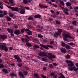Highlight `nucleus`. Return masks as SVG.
Instances as JSON below:
<instances>
[{"instance_id":"f257e3e1","label":"nucleus","mask_w":78,"mask_h":78,"mask_svg":"<svg viewBox=\"0 0 78 78\" xmlns=\"http://www.w3.org/2000/svg\"><path fill=\"white\" fill-rule=\"evenodd\" d=\"M0 50H4L5 51H7L8 50V48L6 46V44H4L0 45Z\"/></svg>"},{"instance_id":"f03ea898","label":"nucleus","mask_w":78,"mask_h":78,"mask_svg":"<svg viewBox=\"0 0 78 78\" xmlns=\"http://www.w3.org/2000/svg\"><path fill=\"white\" fill-rule=\"evenodd\" d=\"M14 58L16 59V62L18 63H21L22 62V59L18 55H14Z\"/></svg>"},{"instance_id":"7ed1b4c3","label":"nucleus","mask_w":78,"mask_h":78,"mask_svg":"<svg viewBox=\"0 0 78 78\" xmlns=\"http://www.w3.org/2000/svg\"><path fill=\"white\" fill-rule=\"evenodd\" d=\"M64 36L65 37H63V39L64 41H67L68 39L67 38H72L71 35L68 34H65Z\"/></svg>"},{"instance_id":"20e7f679","label":"nucleus","mask_w":78,"mask_h":78,"mask_svg":"<svg viewBox=\"0 0 78 78\" xmlns=\"http://www.w3.org/2000/svg\"><path fill=\"white\" fill-rule=\"evenodd\" d=\"M39 55L41 57H47L48 58V56L47 55V53L45 52H40L39 53Z\"/></svg>"},{"instance_id":"39448f33","label":"nucleus","mask_w":78,"mask_h":78,"mask_svg":"<svg viewBox=\"0 0 78 78\" xmlns=\"http://www.w3.org/2000/svg\"><path fill=\"white\" fill-rule=\"evenodd\" d=\"M0 39L2 41H5L7 39V35L4 34L0 35Z\"/></svg>"},{"instance_id":"423d86ee","label":"nucleus","mask_w":78,"mask_h":78,"mask_svg":"<svg viewBox=\"0 0 78 78\" xmlns=\"http://www.w3.org/2000/svg\"><path fill=\"white\" fill-rule=\"evenodd\" d=\"M68 69L69 70H70V71H73V70L74 71L76 72H78V68L75 67V66H74L73 67H69V68H68Z\"/></svg>"},{"instance_id":"0eeeda50","label":"nucleus","mask_w":78,"mask_h":78,"mask_svg":"<svg viewBox=\"0 0 78 78\" xmlns=\"http://www.w3.org/2000/svg\"><path fill=\"white\" fill-rule=\"evenodd\" d=\"M30 27V26H28L27 27L28 28H29ZM27 29V31H26V32H27V34H28V35H32L33 34V32L31 31L30 30H29V29Z\"/></svg>"},{"instance_id":"6e6552de","label":"nucleus","mask_w":78,"mask_h":78,"mask_svg":"<svg viewBox=\"0 0 78 78\" xmlns=\"http://www.w3.org/2000/svg\"><path fill=\"white\" fill-rule=\"evenodd\" d=\"M21 41H23V42H29L30 41H31V39H30L28 38H24L22 37L21 39Z\"/></svg>"},{"instance_id":"1a4fd4ad","label":"nucleus","mask_w":78,"mask_h":78,"mask_svg":"<svg viewBox=\"0 0 78 78\" xmlns=\"http://www.w3.org/2000/svg\"><path fill=\"white\" fill-rule=\"evenodd\" d=\"M14 33L16 35H19L21 34V32L20 30L17 29L14 31Z\"/></svg>"},{"instance_id":"9d476101","label":"nucleus","mask_w":78,"mask_h":78,"mask_svg":"<svg viewBox=\"0 0 78 78\" xmlns=\"http://www.w3.org/2000/svg\"><path fill=\"white\" fill-rule=\"evenodd\" d=\"M39 6L40 8H47L48 6H46V5H41V3H40L39 4Z\"/></svg>"},{"instance_id":"9b49d317","label":"nucleus","mask_w":78,"mask_h":78,"mask_svg":"<svg viewBox=\"0 0 78 78\" xmlns=\"http://www.w3.org/2000/svg\"><path fill=\"white\" fill-rule=\"evenodd\" d=\"M10 76L12 77H17V75L16 73H10Z\"/></svg>"},{"instance_id":"f8f14e48","label":"nucleus","mask_w":78,"mask_h":78,"mask_svg":"<svg viewBox=\"0 0 78 78\" xmlns=\"http://www.w3.org/2000/svg\"><path fill=\"white\" fill-rule=\"evenodd\" d=\"M40 46L41 47H43V48H44L45 49H46V50H48V49H49V48H48V47H47V46H46L45 45H44L43 44H40Z\"/></svg>"},{"instance_id":"ddd939ff","label":"nucleus","mask_w":78,"mask_h":78,"mask_svg":"<svg viewBox=\"0 0 78 78\" xmlns=\"http://www.w3.org/2000/svg\"><path fill=\"white\" fill-rule=\"evenodd\" d=\"M12 11H19V8L18 7H12Z\"/></svg>"},{"instance_id":"4468645a","label":"nucleus","mask_w":78,"mask_h":78,"mask_svg":"<svg viewBox=\"0 0 78 78\" xmlns=\"http://www.w3.org/2000/svg\"><path fill=\"white\" fill-rule=\"evenodd\" d=\"M41 17V16L39 14H38L34 15V18H35V19H40Z\"/></svg>"},{"instance_id":"2eb2a0df","label":"nucleus","mask_w":78,"mask_h":78,"mask_svg":"<svg viewBox=\"0 0 78 78\" xmlns=\"http://www.w3.org/2000/svg\"><path fill=\"white\" fill-rule=\"evenodd\" d=\"M68 67H73L74 66V64L73 63V62L71 61L70 63L68 64Z\"/></svg>"},{"instance_id":"dca6fc26","label":"nucleus","mask_w":78,"mask_h":78,"mask_svg":"<svg viewBox=\"0 0 78 78\" xmlns=\"http://www.w3.org/2000/svg\"><path fill=\"white\" fill-rule=\"evenodd\" d=\"M20 13L21 14H24L25 13V10L23 9H20Z\"/></svg>"},{"instance_id":"f3484780","label":"nucleus","mask_w":78,"mask_h":78,"mask_svg":"<svg viewBox=\"0 0 78 78\" xmlns=\"http://www.w3.org/2000/svg\"><path fill=\"white\" fill-rule=\"evenodd\" d=\"M61 52L63 53H67V51L65 49V48H61L60 49Z\"/></svg>"},{"instance_id":"a211bd4d","label":"nucleus","mask_w":78,"mask_h":78,"mask_svg":"<svg viewBox=\"0 0 78 78\" xmlns=\"http://www.w3.org/2000/svg\"><path fill=\"white\" fill-rule=\"evenodd\" d=\"M27 29L26 28L25 29V28H24L23 29H22L21 30V32L22 33H23L25 32V33L27 32Z\"/></svg>"},{"instance_id":"6ab92c4d","label":"nucleus","mask_w":78,"mask_h":78,"mask_svg":"<svg viewBox=\"0 0 78 78\" xmlns=\"http://www.w3.org/2000/svg\"><path fill=\"white\" fill-rule=\"evenodd\" d=\"M7 31L10 33H12L14 32V30L12 29L8 28L7 29Z\"/></svg>"},{"instance_id":"aec40b11","label":"nucleus","mask_w":78,"mask_h":78,"mask_svg":"<svg viewBox=\"0 0 78 78\" xmlns=\"http://www.w3.org/2000/svg\"><path fill=\"white\" fill-rule=\"evenodd\" d=\"M34 76H35L36 78H41L39 75V74L37 73H35L34 74Z\"/></svg>"},{"instance_id":"412c9836","label":"nucleus","mask_w":78,"mask_h":78,"mask_svg":"<svg viewBox=\"0 0 78 78\" xmlns=\"http://www.w3.org/2000/svg\"><path fill=\"white\" fill-rule=\"evenodd\" d=\"M2 71L5 73L7 74L8 73V70L6 69H2Z\"/></svg>"},{"instance_id":"4be33fe9","label":"nucleus","mask_w":78,"mask_h":78,"mask_svg":"<svg viewBox=\"0 0 78 78\" xmlns=\"http://www.w3.org/2000/svg\"><path fill=\"white\" fill-rule=\"evenodd\" d=\"M58 33L59 35L61 34V33L62 32V30L61 29H59L58 30Z\"/></svg>"},{"instance_id":"5701e85b","label":"nucleus","mask_w":78,"mask_h":78,"mask_svg":"<svg viewBox=\"0 0 78 78\" xmlns=\"http://www.w3.org/2000/svg\"><path fill=\"white\" fill-rule=\"evenodd\" d=\"M74 10V12H78V11L77 10H78V6H76L73 8Z\"/></svg>"},{"instance_id":"b1692460","label":"nucleus","mask_w":78,"mask_h":78,"mask_svg":"<svg viewBox=\"0 0 78 78\" xmlns=\"http://www.w3.org/2000/svg\"><path fill=\"white\" fill-rule=\"evenodd\" d=\"M59 34L58 33V32H56L54 35V36L55 37H58V36H59Z\"/></svg>"},{"instance_id":"393cba45","label":"nucleus","mask_w":78,"mask_h":78,"mask_svg":"<svg viewBox=\"0 0 78 78\" xmlns=\"http://www.w3.org/2000/svg\"><path fill=\"white\" fill-rule=\"evenodd\" d=\"M65 46L66 48L67 49V50H70V49L71 48V47H70V46L66 44Z\"/></svg>"},{"instance_id":"a878e982","label":"nucleus","mask_w":78,"mask_h":78,"mask_svg":"<svg viewBox=\"0 0 78 78\" xmlns=\"http://www.w3.org/2000/svg\"><path fill=\"white\" fill-rule=\"evenodd\" d=\"M33 47L34 48V50H36V49H37V48H39L40 47L39 46H38V45H34V46H33Z\"/></svg>"},{"instance_id":"bb28decb","label":"nucleus","mask_w":78,"mask_h":78,"mask_svg":"<svg viewBox=\"0 0 78 78\" xmlns=\"http://www.w3.org/2000/svg\"><path fill=\"white\" fill-rule=\"evenodd\" d=\"M28 20H34V18L30 16V17L28 18Z\"/></svg>"},{"instance_id":"cd10ccee","label":"nucleus","mask_w":78,"mask_h":78,"mask_svg":"<svg viewBox=\"0 0 78 78\" xmlns=\"http://www.w3.org/2000/svg\"><path fill=\"white\" fill-rule=\"evenodd\" d=\"M65 57L66 59H70V56L69 54H67Z\"/></svg>"},{"instance_id":"c85d7f7f","label":"nucleus","mask_w":78,"mask_h":78,"mask_svg":"<svg viewBox=\"0 0 78 78\" xmlns=\"http://www.w3.org/2000/svg\"><path fill=\"white\" fill-rule=\"evenodd\" d=\"M47 54L48 55V56L49 57V58H51L53 54L51 53H47Z\"/></svg>"},{"instance_id":"c756f323","label":"nucleus","mask_w":78,"mask_h":78,"mask_svg":"<svg viewBox=\"0 0 78 78\" xmlns=\"http://www.w3.org/2000/svg\"><path fill=\"white\" fill-rule=\"evenodd\" d=\"M6 19L7 20V21H11V18L10 17H9L8 16H7L6 17Z\"/></svg>"},{"instance_id":"7c9ffc66","label":"nucleus","mask_w":78,"mask_h":78,"mask_svg":"<svg viewBox=\"0 0 78 78\" xmlns=\"http://www.w3.org/2000/svg\"><path fill=\"white\" fill-rule=\"evenodd\" d=\"M26 45L27 46H28V47H32V44L29 42L26 43Z\"/></svg>"},{"instance_id":"2f4dec72","label":"nucleus","mask_w":78,"mask_h":78,"mask_svg":"<svg viewBox=\"0 0 78 78\" xmlns=\"http://www.w3.org/2000/svg\"><path fill=\"white\" fill-rule=\"evenodd\" d=\"M66 6H71V5H72V3L69 2H68L66 3Z\"/></svg>"},{"instance_id":"473e14b6","label":"nucleus","mask_w":78,"mask_h":78,"mask_svg":"<svg viewBox=\"0 0 78 78\" xmlns=\"http://www.w3.org/2000/svg\"><path fill=\"white\" fill-rule=\"evenodd\" d=\"M19 75H20V76H21V77H23V76H24V75H23V74L21 72H19Z\"/></svg>"},{"instance_id":"72a5a7b5","label":"nucleus","mask_w":78,"mask_h":78,"mask_svg":"<svg viewBox=\"0 0 78 78\" xmlns=\"http://www.w3.org/2000/svg\"><path fill=\"white\" fill-rule=\"evenodd\" d=\"M23 3L25 5H27V4H28V3L27 0H23Z\"/></svg>"},{"instance_id":"f704fd0d","label":"nucleus","mask_w":78,"mask_h":78,"mask_svg":"<svg viewBox=\"0 0 78 78\" xmlns=\"http://www.w3.org/2000/svg\"><path fill=\"white\" fill-rule=\"evenodd\" d=\"M41 60L43 61H47V58L46 57H44L41 59Z\"/></svg>"},{"instance_id":"c9c22d12","label":"nucleus","mask_w":78,"mask_h":78,"mask_svg":"<svg viewBox=\"0 0 78 78\" xmlns=\"http://www.w3.org/2000/svg\"><path fill=\"white\" fill-rule=\"evenodd\" d=\"M62 47H65L66 45V44H65V43L62 41L61 42Z\"/></svg>"},{"instance_id":"e433bc0d","label":"nucleus","mask_w":78,"mask_h":78,"mask_svg":"<svg viewBox=\"0 0 78 78\" xmlns=\"http://www.w3.org/2000/svg\"><path fill=\"white\" fill-rule=\"evenodd\" d=\"M38 37L40 38V39H42L43 37V36L41 34H38Z\"/></svg>"},{"instance_id":"4c0bfd02","label":"nucleus","mask_w":78,"mask_h":78,"mask_svg":"<svg viewBox=\"0 0 78 78\" xmlns=\"http://www.w3.org/2000/svg\"><path fill=\"white\" fill-rule=\"evenodd\" d=\"M23 73L24 75L27 76L28 75V71H24Z\"/></svg>"},{"instance_id":"58836bf2","label":"nucleus","mask_w":78,"mask_h":78,"mask_svg":"<svg viewBox=\"0 0 78 78\" xmlns=\"http://www.w3.org/2000/svg\"><path fill=\"white\" fill-rule=\"evenodd\" d=\"M55 23L56 24H58V25H61V22H59V21H55Z\"/></svg>"},{"instance_id":"ea45409f","label":"nucleus","mask_w":78,"mask_h":78,"mask_svg":"<svg viewBox=\"0 0 78 78\" xmlns=\"http://www.w3.org/2000/svg\"><path fill=\"white\" fill-rule=\"evenodd\" d=\"M71 61H72L70 60H66V63H67V64H70Z\"/></svg>"},{"instance_id":"a19ab883","label":"nucleus","mask_w":78,"mask_h":78,"mask_svg":"<svg viewBox=\"0 0 78 78\" xmlns=\"http://www.w3.org/2000/svg\"><path fill=\"white\" fill-rule=\"evenodd\" d=\"M46 46L47 47H49V48H53V46H51L50 45L47 44L46 45Z\"/></svg>"},{"instance_id":"79ce46f5","label":"nucleus","mask_w":78,"mask_h":78,"mask_svg":"<svg viewBox=\"0 0 78 78\" xmlns=\"http://www.w3.org/2000/svg\"><path fill=\"white\" fill-rule=\"evenodd\" d=\"M4 67V65L2 64H0V68L3 69Z\"/></svg>"},{"instance_id":"37998d69","label":"nucleus","mask_w":78,"mask_h":78,"mask_svg":"<svg viewBox=\"0 0 78 78\" xmlns=\"http://www.w3.org/2000/svg\"><path fill=\"white\" fill-rule=\"evenodd\" d=\"M56 58V56L54 55V54H52V56H51V58L52 59H53V58Z\"/></svg>"},{"instance_id":"c03bdc74","label":"nucleus","mask_w":78,"mask_h":78,"mask_svg":"<svg viewBox=\"0 0 78 78\" xmlns=\"http://www.w3.org/2000/svg\"><path fill=\"white\" fill-rule=\"evenodd\" d=\"M17 66L19 67H20L22 66V63H19L17 64Z\"/></svg>"},{"instance_id":"a18cd8bd","label":"nucleus","mask_w":78,"mask_h":78,"mask_svg":"<svg viewBox=\"0 0 78 78\" xmlns=\"http://www.w3.org/2000/svg\"><path fill=\"white\" fill-rule=\"evenodd\" d=\"M4 14H3V16H6V15H7V11H4Z\"/></svg>"},{"instance_id":"49530a36","label":"nucleus","mask_w":78,"mask_h":78,"mask_svg":"<svg viewBox=\"0 0 78 78\" xmlns=\"http://www.w3.org/2000/svg\"><path fill=\"white\" fill-rule=\"evenodd\" d=\"M60 5H62V6H64V2L63 1H60Z\"/></svg>"},{"instance_id":"de8ad7c7","label":"nucleus","mask_w":78,"mask_h":78,"mask_svg":"<svg viewBox=\"0 0 78 78\" xmlns=\"http://www.w3.org/2000/svg\"><path fill=\"white\" fill-rule=\"evenodd\" d=\"M73 25H76V21L75 20L73 21Z\"/></svg>"},{"instance_id":"09e8293b","label":"nucleus","mask_w":78,"mask_h":78,"mask_svg":"<svg viewBox=\"0 0 78 78\" xmlns=\"http://www.w3.org/2000/svg\"><path fill=\"white\" fill-rule=\"evenodd\" d=\"M63 12L67 15H69V12H67L66 10H63Z\"/></svg>"},{"instance_id":"8fccbe9b","label":"nucleus","mask_w":78,"mask_h":78,"mask_svg":"<svg viewBox=\"0 0 78 78\" xmlns=\"http://www.w3.org/2000/svg\"><path fill=\"white\" fill-rule=\"evenodd\" d=\"M49 75L50 76H55V74L52 73H51V74H49Z\"/></svg>"},{"instance_id":"3c124183","label":"nucleus","mask_w":78,"mask_h":78,"mask_svg":"<svg viewBox=\"0 0 78 78\" xmlns=\"http://www.w3.org/2000/svg\"><path fill=\"white\" fill-rule=\"evenodd\" d=\"M6 6H7V8H9V9H12V7L9 6L8 5H6Z\"/></svg>"},{"instance_id":"603ef678","label":"nucleus","mask_w":78,"mask_h":78,"mask_svg":"<svg viewBox=\"0 0 78 78\" xmlns=\"http://www.w3.org/2000/svg\"><path fill=\"white\" fill-rule=\"evenodd\" d=\"M49 67L51 69L53 68V65H52L51 64H50L49 65Z\"/></svg>"},{"instance_id":"864d4df0","label":"nucleus","mask_w":78,"mask_h":78,"mask_svg":"<svg viewBox=\"0 0 78 78\" xmlns=\"http://www.w3.org/2000/svg\"><path fill=\"white\" fill-rule=\"evenodd\" d=\"M9 50H12L13 49V48L11 47H9Z\"/></svg>"},{"instance_id":"5fc2aeb1","label":"nucleus","mask_w":78,"mask_h":78,"mask_svg":"<svg viewBox=\"0 0 78 78\" xmlns=\"http://www.w3.org/2000/svg\"><path fill=\"white\" fill-rule=\"evenodd\" d=\"M14 16V15H13L12 14L10 13L9 14V16H10V17H13V16Z\"/></svg>"},{"instance_id":"6e6d98bb","label":"nucleus","mask_w":78,"mask_h":78,"mask_svg":"<svg viewBox=\"0 0 78 78\" xmlns=\"http://www.w3.org/2000/svg\"><path fill=\"white\" fill-rule=\"evenodd\" d=\"M41 76L42 78H47V76H44L43 74L41 75Z\"/></svg>"},{"instance_id":"4d7b16f0","label":"nucleus","mask_w":78,"mask_h":78,"mask_svg":"<svg viewBox=\"0 0 78 78\" xmlns=\"http://www.w3.org/2000/svg\"><path fill=\"white\" fill-rule=\"evenodd\" d=\"M69 45H74V43L73 42H70L69 43Z\"/></svg>"},{"instance_id":"13d9d810","label":"nucleus","mask_w":78,"mask_h":78,"mask_svg":"<svg viewBox=\"0 0 78 78\" xmlns=\"http://www.w3.org/2000/svg\"><path fill=\"white\" fill-rule=\"evenodd\" d=\"M60 77H65L64 76V75H63V74H62V73H61L60 74Z\"/></svg>"},{"instance_id":"bf43d9fd","label":"nucleus","mask_w":78,"mask_h":78,"mask_svg":"<svg viewBox=\"0 0 78 78\" xmlns=\"http://www.w3.org/2000/svg\"><path fill=\"white\" fill-rule=\"evenodd\" d=\"M25 37H26L27 38H27V39H31V38H30V37H29V36H28L26 35H25Z\"/></svg>"},{"instance_id":"052dcab7","label":"nucleus","mask_w":78,"mask_h":78,"mask_svg":"<svg viewBox=\"0 0 78 78\" xmlns=\"http://www.w3.org/2000/svg\"><path fill=\"white\" fill-rule=\"evenodd\" d=\"M50 44H54V43H55V42L53 41H51L50 42Z\"/></svg>"},{"instance_id":"680f3d73","label":"nucleus","mask_w":78,"mask_h":78,"mask_svg":"<svg viewBox=\"0 0 78 78\" xmlns=\"http://www.w3.org/2000/svg\"><path fill=\"white\" fill-rule=\"evenodd\" d=\"M3 14H1L0 13V17L2 18V17H3Z\"/></svg>"},{"instance_id":"e2e57ef3","label":"nucleus","mask_w":78,"mask_h":78,"mask_svg":"<svg viewBox=\"0 0 78 78\" xmlns=\"http://www.w3.org/2000/svg\"><path fill=\"white\" fill-rule=\"evenodd\" d=\"M43 70H44V71H46V70H47V68L45 67H44L43 68Z\"/></svg>"},{"instance_id":"0e129e2a","label":"nucleus","mask_w":78,"mask_h":78,"mask_svg":"<svg viewBox=\"0 0 78 78\" xmlns=\"http://www.w3.org/2000/svg\"><path fill=\"white\" fill-rule=\"evenodd\" d=\"M49 21H50V22H51L52 21H53V19L52 18H50L49 19Z\"/></svg>"},{"instance_id":"69168bd1","label":"nucleus","mask_w":78,"mask_h":78,"mask_svg":"<svg viewBox=\"0 0 78 78\" xmlns=\"http://www.w3.org/2000/svg\"><path fill=\"white\" fill-rule=\"evenodd\" d=\"M51 12L52 13H53V14H55V11H54L53 10H50Z\"/></svg>"},{"instance_id":"338daca9","label":"nucleus","mask_w":78,"mask_h":78,"mask_svg":"<svg viewBox=\"0 0 78 78\" xmlns=\"http://www.w3.org/2000/svg\"><path fill=\"white\" fill-rule=\"evenodd\" d=\"M24 69H26V70H30V69H29V68L27 67H25Z\"/></svg>"},{"instance_id":"774afa93","label":"nucleus","mask_w":78,"mask_h":78,"mask_svg":"<svg viewBox=\"0 0 78 78\" xmlns=\"http://www.w3.org/2000/svg\"><path fill=\"white\" fill-rule=\"evenodd\" d=\"M9 1V2H10L11 3H14V2L12 1V0H8Z\"/></svg>"}]
</instances>
